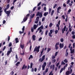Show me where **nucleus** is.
<instances>
[{
    "instance_id": "nucleus-1",
    "label": "nucleus",
    "mask_w": 75,
    "mask_h": 75,
    "mask_svg": "<svg viewBox=\"0 0 75 75\" xmlns=\"http://www.w3.org/2000/svg\"><path fill=\"white\" fill-rule=\"evenodd\" d=\"M4 11L5 13L6 14H7L8 17V16H10V13H11V11L9 10L7 11L6 9H4Z\"/></svg>"
},
{
    "instance_id": "nucleus-2",
    "label": "nucleus",
    "mask_w": 75,
    "mask_h": 75,
    "mask_svg": "<svg viewBox=\"0 0 75 75\" xmlns=\"http://www.w3.org/2000/svg\"><path fill=\"white\" fill-rule=\"evenodd\" d=\"M40 46H39L38 47L36 46L35 47V48L34 50L33 51V52H35V51H36L38 52L39 51H40Z\"/></svg>"
},
{
    "instance_id": "nucleus-3",
    "label": "nucleus",
    "mask_w": 75,
    "mask_h": 75,
    "mask_svg": "<svg viewBox=\"0 0 75 75\" xmlns=\"http://www.w3.org/2000/svg\"><path fill=\"white\" fill-rule=\"evenodd\" d=\"M36 16H39L40 18H41L42 17V12H38V13L36 14Z\"/></svg>"
},
{
    "instance_id": "nucleus-4",
    "label": "nucleus",
    "mask_w": 75,
    "mask_h": 75,
    "mask_svg": "<svg viewBox=\"0 0 75 75\" xmlns=\"http://www.w3.org/2000/svg\"><path fill=\"white\" fill-rule=\"evenodd\" d=\"M45 55H44L42 57V59H41V58H40L39 59V62H42V61H43L44 59H45Z\"/></svg>"
},
{
    "instance_id": "nucleus-5",
    "label": "nucleus",
    "mask_w": 75,
    "mask_h": 75,
    "mask_svg": "<svg viewBox=\"0 0 75 75\" xmlns=\"http://www.w3.org/2000/svg\"><path fill=\"white\" fill-rule=\"evenodd\" d=\"M53 31H54V30H52V29L50 30V33L49 32L48 34L49 36H50V37H52V35H51V34H52Z\"/></svg>"
},
{
    "instance_id": "nucleus-6",
    "label": "nucleus",
    "mask_w": 75,
    "mask_h": 75,
    "mask_svg": "<svg viewBox=\"0 0 75 75\" xmlns=\"http://www.w3.org/2000/svg\"><path fill=\"white\" fill-rule=\"evenodd\" d=\"M47 65V63H46V62H44L43 63V64L42 65V70L44 71L45 69V67H46V65Z\"/></svg>"
},
{
    "instance_id": "nucleus-7",
    "label": "nucleus",
    "mask_w": 75,
    "mask_h": 75,
    "mask_svg": "<svg viewBox=\"0 0 75 75\" xmlns=\"http://www.w3.org/2000/svg\"><path fill=\"white\" fill-rule=\"evenodd\" d=\"M66 28H67V26H66V25H65L64 28L62 29V34H64V31H65V30H66Z\"/></svg>"
},
{
    "instance_id": "nucleus-8",
    "label": "nucleus",
    "mask_w": 75,
    "mask_h": 75,
    "mask_svg": "<svg viewBox=\"0 0 75 75\" xmlns=\"http://www.w3.org/2000/svg\"><path fill=\"white\" fill-rule=\"evenodd\" d=\"M72 67V65H71L70 67L68 68V70H69V69H70V74H71L72 72V69H71Z\"/></svg>"
},
{
    "instance_id": "nucleus-9",
    "label": "nucleus",
    "mask_w": 75,
    "mask_h": 75,
    "mask_svg": "<svg viewBox=\"0 0 75 75\" xmlns=\"http://www.w3.org/2000/svg\"><path fill=\"white\" fill-rule=\"evenodd\" d=\"M50 69H52V70H54V69H55V65L54 64L52 65H51L50 66Z\"/></svg>"
},
{
    "instance_id": "nucleus-10",
    "label": "nucleus",
    "mask_w": 75,
    "mask_h": 75,
    "mask_svg": "<svg viewBox=\"0 0 75 75\" xmlns=\"http://www.w3.org/2000/svg\"><path fill=\"white\" fill-rule=\"evenodd\" d=\"M64 43H63L62 45V43H60L59 44V47H60V48H62L64 47Z\"/></svg>"
},
{
    "instance_id": "nucleus-11",
    "label": "nucleus",
    "mask_w": 75,
    "mask_h": 75,
    "mask_svg": "<svg viewBox=\"0 0 75 75\" xmlns=\"http://www.w3.org/2000/svg\"><path fill=\"white\" fill-rule=\"evenodd\" d=\"M60 9H61V6H59L57 8V13H59V10H60Z\"/></svg>"
},
{
    "instance_id": "nucleus-12",
    "label": "nucleus",
    "mask_w": 75,
    "mask_h": 75,
    "mask_svg": "<svg viewBox=\"0 0 75 75\" xmlns=\"http://www.w3.org/2000/svg\"><path fill=\"white\" fill-rule=\"evenodd\" d=\"M27 66H25V64H24L23 66V67L22 68V70H23L24 68V69H26V68H27Z\"/></svg>"
},
{
    "instance_id": "nucleus-13",
    "label": "nucleus",
    "mask_w": 75,
    "mask_h": 75,
    "mask_svg": "<svg viewBox=\"0 0 75 75\" xmlns=\"http://www.w3.org/2000/svg\"><path fill=\"white\" fill-rule=\"evenodd\" d=\"M68 49H67L66 50V54L65 55V56L66 57H67L68 56Z\"/></svg>"
},
{
    "instance_id": "nucleus-14",
    "label": "nucleus",
    "mask_w": 75,
    "mask_h": 75,
    "mask_svg": "<svg viewBox=\"0 0 75 75\" xmlns=\"http://www.w3.org/2000/svg\"><path fill=\"white\" fill-rule=\"evenodd\" d=\"M35 38H36V36L35 35H33L32 36V39L33 40H34V41H35Z\"/></svg>"
},
{
    "instance_id": "nucleus-15",
    "label": "nucleus",
    "mask_w": 75,
    "mask_h": 75,
    "mask_svg": "<svg viewBox=\"0 0 75 75\" xmlns=\"http://www.w3.org/2000/svg\"><path fill=\"white\" fill-rule=\"evenodd\" d=\"M39 30V33H41V32H42V29H40V28L39 27V28H38V29H37V31H38Z\"/></svg>"
},
{
    "instance_id": "nucleus-16",
    "label": "nucleus",
    "mask_w": 75,
    "mask_h": 75,
    "mask_svg": "<svg viewBox=\"0 0 75 75\" xmlns=\"http://www.w3.org/2000/svg\"><path fill=\"white\" fill-rule=\"evenodd\" d=\"M11 52H10L9 51H7V53L6 54V55L7 56H8L10 55V54H11Z\"/></svg>"
},
{
    "instance_id": "nucleus-17",
    "label": "nucleus",
    "mask_w": 75,
    "mask_h": 75,
    "mask_svg": "<svg viewBox=\"0 0 75 75\" xmlns=\"http://www.w3.org/2000/svg\"><path fill=\"white\" fill-rule=\"evenodd\" d=\"M70 73V71H67L66 72V75H69Z\"/></svg>"
},
{
    "instance_id": "nucleus-18",
    "label": "nucleus",
    "mask_w": 75,
    "mask_h": 75,
    "mask_svg": "<svg viewBox=\"0 0 75 75\" xmlns=\"http://www.w3.org/2000/svg\"><path fill=\"white\" fill-rule=\"evenodd\" d=\"M34 16H35V14H33V15H30V18L32 19V18H34Z\"/></svg>"
},
{
    "instance_id": "nucleus-19",
    "label": "nucleus",
    "mask_w": 75,
    "mask_h": 75,
    "mask_svg": "<svg viewBox=\"0 0 75 75\" xmlns=\"http://www.w3.org/2000/svg\"><path fill=\"white\" fill-rule=\"evenodd\" d=\"M54 10H52L51 12V16H53V14H54Z\"/></svg>"
},
{
    "instance_id": "nucleus-20",
    "label": "nucleus",
    "mask_w": 75,
    "mask_h": 75,
    "mask_svg": "<svg viewBox=\"0 0 75 75\" xmlns=\"http://www.w3.org/2000/svg\"><path fill=\"white\" fill-rule=\"evenodd\" d=\"M37 25H33V29L34 30H35L36 28H37Z\"/></svg>"
},
{
    "instance_id": "nucleus-21",
    "label": "nucleus",
    "mask_w": 75,
    "mask_h": 75,
    "mask_svg": "<svg viewBox=\"0 0 75 75\" xmlns=\"http://www.w3.org/2000/svg\"><path fill=\"white\" fill-rule=\"evenodd\" d=\"M28 19V18H26L25 17L23 19V21L24 22H25V21H26L27 20V19Z\"/></svg>"
},
{
    "instance_id": "nucleus-22",
    "label": "nucleus",
    "mask_w": 75,
    "mask_h": 75,
    "mask_svg": "<svg viewBox=\"0 0 75 75\" xmlns=\"http://www.w3.org/2000/svg\"><path fill=\"white\" fill-rule=\"evenodd\" d=\"M20 64V62H18L16 64V67H18V65Z\"/></svg>"
},
{
    "instance_id": "nucleus-23",
    "label": "nucleus",
    "mask_w": 75,
    "mask_h": 75,
    "mask_svg": "<svg viewBox=\"0 0 75 75\" xmlns=\"http://www.w3.org/2000/svg\"><path fill=\"white\" fill-rule=\"evenodd\" d=\"M9 7H10V5H9V4H8L7 6H6V8L5 9H6V10H7L9 8Z\"/></svg>"
},
{
    "instance_id": "nucleus-24",
    "label": "nucleus",
    "mask_w": 75,
    "mask_h": 75,
    "mask_svg": "<svg viewBox=\"0 0 75 75\" xmlns=\"http://www.w3.org/2000/svg\"><path fill=\"white\" fill-rule=\"evenodd\" d=\"M31 58L32 59H33V55H30L29 57L28 58L29 60H30Z\"/></svg>"
},
{
    "instance_id": "nucleus-25",
    "label": "nucleus",
    "mask_w": 75,
    "mask_h": 75,
    "mask_svg": "<svg viewBox=\"0 0 75 75\" xmlns=\"http://www.w3.org/2000/svg\"><path fill=\"white\" fill-rule=\"evenodd\" d=\"M48 12H45L44 14V16H47V15H48Z\"/></svg>"
},
{
    "instance_id": "nucleus-26",
    "label": "nucleus",
    "mask_w": 75,
    "mask_h": 75,
    "mask_svg": "<svg viewBox=\"0 0 75 75\" xmlns=\"http://www.w3.org/2000/svg\"><path fill=\"white\" fill-rule=\"evenodd\" d=\"M22 33H24V30H25V26H23V28H22Z\"/></svg>"
},
{
    "instance_id": "nucleus-27",
    "label": "nucleus",
    "mask_w": 75,
    "mask_h": 75,
    "mask_svg": "<svg viewBox=\"0 0 75 75\" xmlns=\"http://www.w3.org/2000/svg\"><path fill=\"white\" fill-rule=\"evenodd\" d=\"M71 51V53L72 54V53H74V51H75V49H73V50H70Z\"/></svg>"
},
{
    "instance_id": "nucleus-28",
    "label": "nucleus",
    "mask_w": 75,
    "mask_h": 75,
    "mask_svg": "<svg viewBox=\"0 0 75 75\" xmlns=\"http://www.w3.org/2000/svg\"><path fill=\"white\" fill-rule=\"evenodd\" d=\"M50 50H51V48H47V53L49 52H50Z\"/></svg>"
},
{
    "instance_id": "nucleus-29",
    "label": "nucleus",
    "mask_w": 75,
    "mask_h": 75,
    "mask_svg": "<svg viewBox=\"0 0 75 75\" xmlns=\"http://www.w3.org/2000/svg\"><path fill=\"white\" fill-rule=\"evenodd\" d=\"M20 47L22 49H24V45H20Z\"/></svg>"
},
{
    "instance_id": "nucleus-30",
    "label": "nucleus",
    "mask_w": 75,
    "mask_h": 75,
    "mask_svg": "<svg viewBox=\"0 0 75 75\" xmlns=\"http://www.w3.org/2000/svg\"><path fill=\"white\" fill-rule=\"evenodd\" d=\"M39 19H40V17L39 16H38L36 19V20L37 21H39Z\"/></svg>"
},
{
    "instance_id": "nucleus-31",
    "label": "nucleus",
    "mask_w": 75,
    "mask_h": 75,
    "mask_svg": "<svg viewBox=\"0 0 75 75\" xmlns=\"http://www.w3.org/2000/svg\"><path fill=\"white\" fill-rule=\"evenodd\" d=\"M48 30H47L45 32V35H47V34H48Z\"/></svg>"
},
{
    "instance_id": "nucleus-32",
    "label": "nucleus",
    "mask_w": 75,
    "mask_h": 75,
    "mask_svg": "<svg viewBox=\"0 0 75 75\" xmlns=\"http://www.w3.org/2000/svg\"><path fill=\"white\" fill-rule=\"evenodd\" d=\"M59 48V47L58 46H55V50H57Z\"/></svg>"
},
{
    "instance_id": "nucleus-33",
    "label": "nucleus",
    "mask_w": 75,
    "mask_h": 75,
    "mask_svg": "<svg viewBox=\"0 0 75 75\" xmlns=\"http://www.w3.org/2000/svg\"><path fill=\"white\" fill-rule=\"evenodd\" d=\"M51 8H50L49 9V13L50 14H51Z\"/></svg>"
},
{
    "instance_id": "nucleus-34",
    "label": "nucleus",
    "mask_w": 75,
    "mask_h": 75,
    "mask_svg": "<svg viewBox=\"0 0 75 75\" xmlns=\"http://www.w3.org/2000/svg\"><path fill=\"white\" fill-rule=\"evenodd\" d=\"M33 63L31 62L30 63V68H32V67H33Z\"/></svg>"
},
{
    "instance_id": "nucleus-35",
    "label": "nucleus",
    "mask_w": 75,
    "mask_h": 75,
    "mask_svg": "<svg viewBox=\"0 0 75 75\" xmlns=\"http://www.w3.org/2000/svg\"><path fill=\"white\" fill-rule=\"evenodd\" d=\"M57 6H58V5H57V4H55L54 6H53V8H56V7H57Z\"/></svg>"
},
{
    "instance_id": "nucleus-36",
    "label": "nucleus",
    "mask_w": 75,
    "mask_h": 75,
    "mask_svg": "<svg viewBox=\"0 0 75 75\" xmlns=\"http://www.w3.org/2000/svg\"><path fill=\"white\" fill-rule=\"evenodd\" d=\"M52 62L53 63H55L56 62V60L55 59H53L52 60Z\"/></svg>"
},
{
    "instance_id": "nucleus-37",
    "label": "nucleus",
    "mask_w": 75,
    "mask_h": 75,
    "mask_svg": "<svg viewBox=\"0 0 75 75\" xmlns=\"http://www.w3.org/2000/svg\"><path fill=\"white\" fill-rule=\"evenodd\" d=\"M53 73H52V71L50 72L49 75H53Z\"/></svg>"
},
{
    "instance_id": "nucleus-38",
    "label": "nucleus",
    "mask_w": 75,
    "mask_h": 75,
    "mask_svg": "<svg viewBox=\"0 0 75 75\" xmlns=\"http://www.w3.org/2000/svg\"><path fill=\"white\" fill-rule=\"evenodd\" d=\"M53 25V24L52 23H51L49 25L50 27H51Z\"/></svg>"
},
{
    "instance_id": "nucleus-39",
    "label": "nucleus",
    "mask_w": 75,
    "mask_h": 75,
    "mask_svg": "<svg viewBox=\"0 0 75 75\" xmlns=\"http://www.w3.org/2000/svg\"><path fill=\"white\" fill-rule=\"evenodd\" d=\"M64 62H65V63H67V62H68V61L67 59L65 60H64Z\"/></svg>"
},
{
    "instance_id": "nucleus-40",
    "label": "nucleus",
    "mask_w": 75,
    "mask_h": 75,
    "mask_svg": "<svg viewBox=\"0 0 75 75\" xmlns=\"http://www.w3.org/2000/svg\"><path fill=\"white\" fill-rule=\"evenodd\" d=\"M39 27L40 29H42H42H44V27H43V25H42L40 26V27Z\"/></svg>"
},
{
    "instance_id": "nucleus-41",
    "label": "nucleus",
    "mask_w": 75,
    "mask_h": 75,
    "mask_svg": "<svg viewBox=\"0 0 75 75\" xmlns=\"http://www.w3.org/2000/svg\"><path fill=\"white\" fill-rule=\"evenodd\" d=\"M8 51L11 52H12V47H11L9 49V51Z\"/></svg>"
},
{
    "instance_id": "nucleus-42",
    "label": "nucleus",
    "mask_w": 75,
    "mask_h": 75,
    "mask_svg": "<svg viewBox=\"0 0 75 75\" xmlns=\"http://www.w3.org/2000/svg\"><path fill=\"white\" fill-rule=\"evenodd\" d=\"M65 62H64L63 61H62L61 64V65H65Z\"/></svg>"
},
{
    "instance_id": "nucleus-43",
    "label": "nucleus",
    "mask_w": 75,
    "mask_h": 75,
    "mask_svg": "<svg viewBox=\"0 0 75 75\" xmlns=\"http://www.w3.org/2000/svg\"><path fill=\"white\" fill-rule=\"evenodd\" d=\"M12 45V44H11V42H10L8 45L9 47H11V46Z\"/></svg>"
},
{
    "instance_id": "nucleus-44",
    "label": "nucleus",
    "mask_w": 75,
    "mask_h": 75,
    "mask_svg": "<svg viewBox=\"0 0 75 75\" xmlns=\"http://www.w3.org/2000/svg\"><path fill=\"white\" fill-rule=\"evenodd\" d=\"M67 21H68V16H67V15H66V18L65 20V21L66 22H67Z\"/></svg>"
},
{
    "instance_id": "nucleus-45",
    "label": "nucleus",
    "mask_w": 75,
    "mask_h": 75,
    "mask_svg": "<svg viewBox=\"0 0 75 75\" xmlns=\"http://www.w3.org/2000/svg\"><path fill=\"white\" fill-rule=\"evenodd\" d=\"M31 32L33 33V32H34V29L33 28V27L31 28Z\"/></svg>"
},
{
    "instance_id": "nucleus-46",
    "label": "nucleus",
    "mask_w": 75,
    "mask_h": 75,
    "mask_svg": "<svg viewBox=\"0 0 75 75\" xmlns=\"http://www.w3.org/2000/svg\"><path fill=\"white\" fill-rule=\"evenodd\" d=\"M41 2H39L38 4V6H40V5H41Z\"/></svg>"
},
{
    "instance_id": "nucleus-47",
    "label": "nucleus",
    "mask_w": 75,
    "mask_h": 75,
    "mask_svg": "<svg viewBox=\"0 0 75 75\" xmlns=\"http://www.w3.org/2000/svg\"><path fill=\"white\" fill-rule=\"evenodd\" d=\"M58 52H57L55 53V57H56V56H57V55L58 54Z\"/></svg>"
},
{
    "instance_id": "nucleus-48",
    "label": "nucleus",
    "mask_w": 75,
    "mask_h": 75,
    "mask_svg": "<svg viewBox=\"0 0 75 75\" xmlns=\"http://www.w3.org/2000/svg\"><path fill=\"white\" fill-rule=\"evenodd\" d=\"M48 69L47 68L46 69H45V72H46L47 73V72H48Z\"/></svg>"
},
{
    "instance_id": "nucleus-49",
    "label": "nucleus",
    "mask_w": 75,
    "mask_h": 75,
    "mask_svg": "<svg viewBox=\"0 0 75 75\" xmlns=\"http://www.w3.org/2000/svg\"><path fill=\"white\" fill-rule=\"evenodd\" d=\"M69 30H68V31H67V33H66V36H68V35L69 34Z\"/></svg>"
},
{
    "instance_id": "nucleus-50",
    "label": "nucleus",
    "mask_w": 75,
    "mask_h": 75,
    "mask_svg": "<svg viewBox=\"0 0 75 75\" xmlns=\"http://www.w3.org/2000/svg\"><path fill=\"white\" fill-rule=\"evenodd\" d=\"M30 14H28L27 15H26V16L25 17L26 18H28V17L30 16Z\"/></svg>"
},
{
    "instance_id": "nucleus-51",
    "label": "nucleus",
    "mask_w": 75,
    "mask_h": 75,
    "mask_svg": "<svg viewBox=\"0 0 75 75\" xmlns=\"http://www.w3.org/2000/svg\"><path fill=\"white\" fill-rule=\"evenodd\" d=\"M62 71H63V68H62L60 69V73H61V72H62Z\"/></svg>"
},
{
    "instance_id": "nucleus-52",
    "label": "nucleus",
    "mask_w": 75,
    "mask_h": 75,
    "mask_svg": "<svg viewBox=\"0 0 75 75\" xmlns=\"http://www.w3.org/2000/svg\"><path fill=\"white\" fill-rule=\"evenodd\" d=\"M58 30H55V34H57L58 33Z\"/></svg>"
},
{
    "instance_id": "nucleus-53",
    "label": "nucleus",
    "mask_w": 75,
    "mask_h": 75,
    "mask_svg": "<svg viewBox=\"0 0 75 75\" xmlns=\"http://www.w3.org/2000/svg\"><path fill=\"white\" fill-rule=\"evenodd\" d=\"M41 66L40 65L39 67V69H38V71H40L41 70Z\"/></svg>"
},
{
    "instance_id": "nucleus-54",
    "label": "nucleus",
    "mask_w": 75,
    "mask_h": 75,
    "mask_svg": "<svg viewBox=\"0 0 75 75\" xmlns=\"http://www.w3.org/2000/svg\"><path fill=\"white\" fill-rule=\"evenodd\" d=\"M55 56H54V55H53L52 56V59H55Z\"/></svg>"
},
{
    "instance_id": "nucleus-55",
    "label": "nucleus",
    "mask_w": 75,
    "mask_h": 75,
    "mask_svg": "<svg viewBox=\"0 0 75 75\" xmlns=\"http://www.w3.org/2000/svg\"><path fill=\"white\" fill-rule=\"evenodd\" d=\"M60 41L62 42H63V41H64V39L63 38H62L61 39H60Z\"/></svg>"
},
{
    "instance_id": "nucleus-56",
    "label": "nucleus",
    "mask_w": 75,
    "mask_h": 75,
    "mask_svg": "<svg viewBox=\"0 0 75 75\" xmlns=\"http://www.w3.org/2000/svg\"><path fill=\"white\" fill-rule=\"evenodd\" d=\"M42 21H45V18L44 17L42 18Z\"/></svg>"
},
{
    "instance_id": "nucleus-57",
    "label": "nucleus",
    "mask_w": 75,
    "mask_h": 75,
    "mask_svg": "<svg viewBox=\"0 0 75 75\" xmlns=\"http://www.w3.org/2000/svg\"><path fill=\"white\" fill-rule=\"evenodd\" d=\"M59 42H57L56 43L55 46H58L57 45H59Z\"/></svg>"
},
{
    "instance_id": "nucleus-58",
    "label": "nucleus",
    "mask_w": 75,
    "mask_h": 75,
    "mask_svg": "<svg viewBox=\"0 0 75 75\" xmlns=\"http://www.w3.org/2000/svg\"><path fill=\"white\" fill-rule=\"evenodd\" d=\"M21 7V3H20L19 5H18V7Z\"/></svg>"
},
{
    "instance_id": "nucleus-59",
    "label": "nucleus",
    "mask_w": 75,
    "mask_h": 75,
    "mask_svg": "<svg viewBox=\"0 0 75 75\" xmlns=\"http://www.w3.org/2000/svg\"><path fill=\"white\" fill-rule=\"evenodd\" d=\"M70 2V0H68L67 1V4H68Z\"/></svg>"
},
{
    "instance_id": "nucleus-60",
    "label": "nucleus",
    "mask_w": 75,
    "mask_h": 75,
    "mask_svg": "<svg viewBox=\"0 0 75 75\" xmlns=\"http://www.w3.org/2000/svg\"><path fill=\"white\" fill-rule=\"evenodd\" d=\"M36 8V6L33 9V11H35V9Z\"/></svg>"
},
{
    "instance_id": "nucleus-61",
    "label": "nucleus",
    "mask_w": 75,
    "mask_h": 75,
    "mask_svg": "<svg viewBox=\"0 0 75 75\" xmlns=\"http://www.w3.org/2000/svg\"><path fill=\"white\" fill-rule=\"evenodd\" d=\"M14 71H12V72L10 73V74H11V75H13V74H14Z\"/></svg>"
},
{
    "instance_id": "nucleus-62",
    "label": "nucleus",
    "mask_w": 75,
    "mask_h": 75,
    "mask_svg": "<svg viewBox=\"0 0 75 75\" xmlns=\"http://www.w3.org/2000/svg\"><path fill=\"white\" fill-rule=\"evenodd\" d=\"M32 19L31 18H30V20L29 21V22H28V24H30L31 22Z\"/></svg>"
},
{
    "instance_id": "nucleus-63",
    "label": "nucleus",
    "mask_w": 75,
    "mask_h": 75,
    "mask_svg": "<svg viewBox=\"0 0 75 75\" xmlns=\"http://www.w3.org/2000/svg\"><path fill=\"white\" fill-rule=\"evenodd\" d=\"M6 46H4L2 50L3 51H4L5 49H6Z\"/></svg>"
},
{
    "instance_id": "nucleus-64",
    "label": "nucleus",
    "mask_w": 75,
    "mask_h": 75,
    "mask_svg": "<svg viewBox=\"0 0 75 75\" xmlns=\"http://www.w3.org/2000/svg\"><path fill=\"white\" fill-rule=\"evenodd\" d=\"M72 38H73V39H75V35H73L72 36Z\"/></svg>"
}]
</instances>
